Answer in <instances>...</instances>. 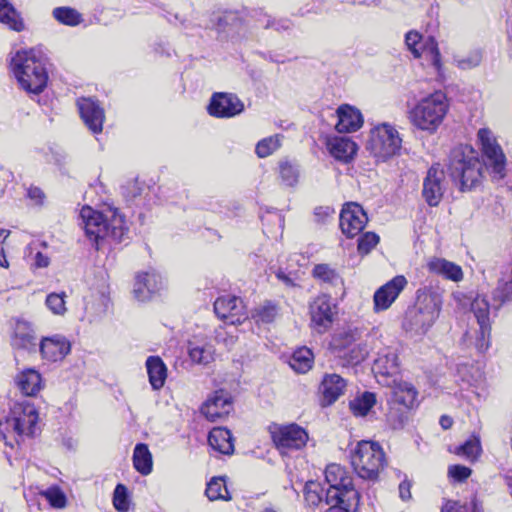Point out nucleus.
I'll return each mask as SVG.
<instances>
[{"instance_id": "obj_1", "label": "nucleus", "mask_w": 512, "mask_h": 512, "mask_svg": "<svg viewBox=\"0 0 512 512\" xmlns=\"http://www.w3.org/2000/svg\"><path fill=\"white\" fill-rule=\"evenodd\" d=\"M478 140L484 156V162L478 153L468 145L453 148L449 155L448 173L461 191L477 187L483 179L484 168L493 180H501L506 175V157L498 145L493 133L486 128L478 131Z\"/></svg>"}, {"instance_id": "obj_2", "label": "nucleus", "mask_w": 512, "mask_h": 512, "mask_svg": "<svg viewBox=\"0 0 512 512\" xmlns=\"http://www.w3.org/2000/svg\"><path fill=\"white\" fill-rule=\"evenodd\" d=\"M80 218L86 236L97 250L106 239L121 242L127 232L124 218L115 208H108L105 212H100L89 206H84L80 211Z\"/></svg>"}, {"instance_id": "obj_3", "label": "nucleus", "mask_w": 512, "mask_h": 512, "mask_svg": "<svg viewBox=\"0 0 512 512\" xmlns=\"http://www.w3.org/2000/svg\"><path fill=\"white\" fill-rule=\"evenodd\" d=\"M329 484L325 502L330 507L325 512H352L359 504V493L353 488L352 478L339 464H330L325 470Z\"/></svg>"}, {"instance_id": "obj_4", "label": "nucleus", "mask_w": 512, "mask_h": 512, "mask_svg": "<svg viewBox=\"0 0 512 512\" xmlns=\"http://www.w3.org/2000/svg\"><path fill=\"white\" fill-rule=\"evenodd\" d=\"M12 71L21 88L33 94L41 93L48 82L43 56L34 49L18 51L11 60Z\"/></svg>"}, {"instance_id": "obj_5", "label": "nucleus", "mask_w": 512, "mask_h": 512, "mask_svg": "<svg viewBox=\"0 0 512 512\" xmlns=\"http://www.w3.org/2000/svg\"><path fill=\"white\" fill-rule=\"evenodd\" d=\"M442 306V295L432 288L418 290L415 306L405 314L403 328L416 335L425 334L439 316Z\"/></svg>"}, {"instance_id": "obj_6", "label": "nucleus", "mask_w": 512, "mask_h": 512, "mask_svg": "<svg viewBox=\"0 0 512 512\" xmlns=\"http://www.w3.org/2000/svg\"><path fill=\"white\" fill-rule=\"evenodd\" d=\"M448 111L449 102L445 93L436 91L420 99L408 111V119L413 127L431 135L442 125Z\"/></svg>"}, {"instance_id": "obj_7", "label": "nucleus", "mask_w": 512, "mask_h": 512, "mask_svg": "<svg viewBox=\"0 0 512 512\" xmlns=\"http://www.w3.org/2000/svg\"><path fill=\"white\" fill-rule=\"evenodd\" d=\"M39 414L36 407L27 400L10 405L7 416L0 419V437L7 442L9 438L33 436L37 431Z\"/></svg>"}, {"instance_id": "obj_8", "label": "nucleus", "mask_w": 512, "mask_h": 512, "mask_svg": "<svg viewBox=\"0 0 512 512\" xmlns=\"http://www.w3.org/2000/svg\"><path fill=\"white\" fill-rule=\"evenodd\" d=\"M355 473L364 480L375 481L386 465L385 454L377 442L362 440L350 452Z\"/></svg>"}, {"instance_id": "obj_9", "label": "nucleus", "mask_w": 512, "mask_h": 512, "mask_svg": "<svg viewBox=\"0 0 512 512\" xmlns=\"http://www.w3.org/2000/svg\"><path fill=\"white\" fill-rule=\"evenodd\" d=\"M402 139L394 126L382 123L370 131L367 149L377 158L385 160L396 155L401 148Z\"/></svg>"}, {"instance_id": "obj_10", "label": "nucleus", "mask_w": 512, "mask_h": 512, "mask_svg": "<svg viewBox=\"0 0 512 512\" xmlns=\"http://www.w3.org/2000/svg\"><path fill=\"white\" fill-rule=\"evenodd\" d=\"M338 314L337 304L328 294L316 296L309 304L311 326L318 333L328 331Z\"/></svg>"}, {"instance_id": "obj_11", "label": "nucleus", "mask_w": 512, "mask_h": 512, "mask_svg": "<svg viewBox=\"0 0 512 512\" xmlns=\"http://www.w3.org/2000/svg\"><path fill=\"white\" fill-rule=\"evenodd\" d=\"M272 440L281 453H287L289 450H298L305 446L308 440L306 431L297 424L269 426Z\"/></svg>"}, {"instance_id": "obj_12", "label": "nucleus", "mask_w": 512, "mask_h": 512, "mask_svg": "<svg viewBox=\"0 0 512 512\" xmlns=\"http://www.w3.org/2000/svg\"><path fill=\"white\" fill-rule=\"evenodd\" d=\"M216 315L231 325H238L245 321L248 316L243 300L236 296H222L214 302Z\"/></svg>"}, {"instance_id": "obj_13", "label": "nucleus", "mask_w": 512, "mask_h": 512, "mask_svg": "<svg viewBox=\"0 0 512 512\" xmlns=\"http://www.w3.org/2000/svg\"><path fill=\"white\" fill-rule=\"evenodd\" d=\"M368 217L357 203H347L340 213V228L348 238L357 236L366 226Z\"/></svg>"}, {"instance_id": "obj_14", "label": "nucleus", "mask_w": 512, "mask_h": 512, "mask_svg": "<svg viewBox=\"0 0 512 512\" xmlns=\"http://www.w3.org/2000/svg\"><path fill=\"white\" fill-rule=\"evenodd\" d=\"M233 409L231 396L224 390L215 391L201 406V413L210 422L225 419Z\"/></svg>"}, {"instance_id": "obj_15", "label": "nucleus", "mask_w": 512, "mask_h": 512, "mask_svg": "<svg viewBox=\"0 0 512 512\" xmlns=\"http://www.w3.org/2000/svg\"><path fill=\"white\" fill-rule=\"evenodd\" d=\"M471 311L473 312L479 325V337L477 338V348L485 351L489 347V338L491 332L490 324V305L486 297L477 296L471 303Z\"/></svg>"}, {"instance_id": "obj_16", "label": "nucleus", "mask_w": 512, "mask_h": 512, "mask_svg": "<svg viewBox=\"0 0 512 512\" xmlns=\"http://www.w3.org/2000/svg\"><path fill=\"white\" fill-rule=\"evenodd\" d=\"M243 110L242 101L230 93H215L208 106L209 114L218 118H230L240 114Z\"/></svg>"}, {"instance_id": "obj_17", "label": "nucleus", "mask_w": 512, "mask_h": 512, "mask_svg": "<svg viewBox=\"0 0 512 512\" xmlns=\"http://www.w3.org/2000/svg\"><path fill=\"white\" fill-rule=\"evenodd\" d=\"M373 371L379 377V383L391 385V380L396 378L399 371L398 356L395 350L386 348L380 352L374 360Z\"/></svg>"}, {"instance_id": "obj_18", "label": "nucleus", "mask_w": 512, "mask_h": 512, "mask_svg": "<svg viewBox=\"0 0 512 512\" xmlns=\"http://www.w3.org/2000/svg\"><path fill=\"white\" fill-rule=\"evenodd\" d=\"M406 285V278L399 275L377 289L373 297L374 310L376 312L387 310Z\"/></svg>"}, {"instance_id": "obj_19", "label": "nucleus", "mask_w": 512, "mask_h": 512, "mask_svg": "<svg viewBox=\"0 0 512 512\" xmlns=\"http://www.w3.org/2000/svg\"><path fill=\"white\" fill-rule=\"evenodd\" d=\"M444 172L438 166L433 165L427 172L423 182V197L430 206H437L443 196Z\"/></svg>"}, {"instance_id": "obj_20", "label": "nucleus", "mask_w": 512, "mask_h": 512, "mask_svg": "<svg viewBox=\"0 0 512 512\" xmlns=\"http://www.w3.org/2000/svg\"><path fill=\"white\" fill-rule=\"evenodd\" d=\"M81 118L90 131L97 134L102 131L104 110L91 98H81L77 101Z\"/></svg>"}, {"instance_id": "obj_21", "label": "nucleus", "mask_w": 512, "mask_h": 512, "mask_svg": "<svg viewBox=\"0 0 512 512\" xmlns=\"http://www.w3.org/2000/svg\"><path fill=\"white\" fill-rule=\"evenodd\" d=\"M12 346L16 349L27 351L36 350L37 336L30 322L21 319L16 320L12 336Z\"/></svg>"}, {"instance_id": "obj_22", "label": "nucleus", "mask_w": 512, "mask_h": 512, "mask_svg": "<svg viewBox=\"0 0 512 512\" xmlns=\"http://www.w3.org/2000/svg\"><path fill=\"white\" fill-rule=\"evenodd\" d=\"M338 121L335 128L340 133H350L357 131L363 124L361 112L350 105H341L337 111Z\"/></svg>"}, {"instance_id": "obj_23", "label": "nucleus", "mask_w": 512, "mask_h": 512, "mask_svg": "<svg viewBox=\"0 0 512 512\" xmlns=\"http://www.w3.org/2000/svg\"><path fill=\"white\" fill-rule=\"evenodd\" d=\"M162 284L161 276L155 272L139 274L134 286L135 297L139 301H146L162 287Z\"/></svg>"}, {"instance_id": "obj_24", "label": "nucleus", "mask_w": 512, "mask_h": 512, "mask_svg": "<svg viewBox=\"0 0 512 512\" xmlns=\"http://www.w3.org/2000/svg\"><path fill=\"white\" fill-rule=\"evenodd\" d=\"M17 388L25 396H35L43 388V381L40 373L29 368L19 372L14 378Z\"/></svg>"}, {"instance_id": "obj_25", "label": "nucleus", "mask_w": 512, "mask_h": 512, "mask_svg": "<svg viewBox=\"0 0 512 512\" xmlns=\"http://www.w3.org/2000/svg\"><path fill=\"white\" fill-rule=\"evenodd\" d=\"M389 386L392 389V401L394 403L401 405L404 409L414 407L417 402V391L412 384L393 378Z\"/></svg>"}, {"instance_id": "obj_26", "label": "nucleus", "mask_w": 512, "mask_h": 512, "mask_svg": "<svg viewBox=\"0 0 512 512\" xmlns=\"http://www.w3.org/2000/svg\"><path fill=\"white\" fill-rule=\"evenodd\" d=\"M40 352L44 359L58 361L70 352V343L63 337L44 338L40 343Z\"/></svg>"}, {"instance_id": "obj_27", "label": "nucleus", "mask_w": 512, "mask_h": 512, "mask_svg": "<svg viewBox=\"0 0 512 512\" xmlns=\"http://www.w3.org/2000/svg\"><path fill=\"white\" fill-rule=\"evenodd\" d=\"M327 148L337 160L348 162L357 151V145L345 136H334L327 139Z\"/></svg>"}, {"instance_id": "obj_28", "label": "nucleus", "mask_w": 512, "mask_h": 512, "mask_svg": "<svg viewBox=\"0 0 512 512\" xmlns=\"http://www.w3.org/2000/svg\"><path fill=\"white\" fill-rule=\"evenodd\" d=\"M427 268L431 273H435L454 282H459L463 279L462 268L444 258H431L427 262Z\"/></svg>"}, {"instance_id": "obj_29", "label": "nucleus", "mask_w": 512, "mask_h": 512, "mask_svg": "<svg viewBox=\"0 0 512 512\" xmlns=\"http://www.w3.org/2000/svg\"><path fill=\"white\" fill-rule=\"evenodd\" d=\"M345 387L346 381L339 375H326L320 386L325 405L334 403L344 393Z\"/></svg>"}, {"instance_id": "obj_30", "label": "nucleus", "mask_w": 512, "mask_h": 512, "mask_svg": "<svg viewBox=\"0 0 512 512\" xmlns=\"http://www.w3.org/2000/svg\"><path fill=\"white\" fill-rule=\"evenodd\" d=\"M209 445L216 451L230 455L234 452L231 432L223 427L213 428L208 436Z\"/></svg>"}, {"instance_id": "obj_31", "label": "nucleus", "mask_w": 512, "mask_h": 512, "mask_svg": "<svg viewBox=\"0 0 512 512\" xmlns=\"http://www.w3.org/2000/svg\"><path fill=\"white\" fill-rule=\"evenodd\" d=\"M146 368L152 388L154 390L162 388L167 378V368L162 359L158 356L148 357Z\"/></svg>"}, {"instance_id": "obj_32", "label": "nucleus", "mask_w": 512, "mask_h": 512, "mask_svg": "<svg viewBox=\"0 0 512 512\" xmlns=\"http://www.w3.org/2000/svg\"><path fill=\"white\" fill-rule=\"evenodd\" d=\"M0 23L17 32L24 29L22 18L8 0H0Z\"/></svg>"}, {"instance_id": "obj_33", "label": "nucleus", "mask_w": 512, "mask_h": 512, "mask_svg": "<svg viewBox=\"0 0 512 512\" xmlns=\"http://www.w3.org/2000/svg\"><path fill=\"white\" fill-rule=\"evenodd\" d=\"M376 404V395L372 392H363L349 402V408L353 415L364 417Z\"/></svg>"}, {"instance_id": "obj_34", "label": "nucleus", "mask_w": 512, "mask_h": 512, "mask_svg": "<svg viewBox=\"0 0 512 512\" xmlns=\"http://www.w3.org/2000/svg\"><path fill=\"white\" fill-rule=\"evenodd\" d=\"M135 469L142 475H148L152 471V456L146 444H137L133 453Z\"/></svg>"}, {"instance_id": "obj_35", "label": "nucleus", "mask_w": 512, "mask_h": 512, "mask_svg": "<svg viewBox=\"0 0 512 512\" xmlns=\"http://www.w3.org/2000/svg\"><path fill=\"white\" fill-rule=\"evenodd\" d=\"M421 57L429 61L437 72L442 68L441 54L438 48V43L432 36L424 39L423 44L420 46Z\"/></svg>"}, {"instance_id": "obj_36", "label": "nucleus", "mask_w": 512, "mask_h": 512, "mask_svg": "<svg viewBox=\"0 0 512 512\" xmlns=\"http://www.w3.org/2000/svg\"><path fill=\"white\" fill-rule=\"evenodd\" d=\"M188 355L193 363L207 365L214 359V350L210 345H200L190 341L188 343Z\"/></svg>"}, {"instance_id": "obj_37", "label": "nucleus", "mask_w": 512, "mask_h": 512, "mask_svg": "<svg viewBox=\"0 0 512 512\" xmlns=\"http://www.w3.org/2000/svg\"><path fill=\"white\" fill-rule=\"evenodd\" d=\"M52 16L60 24L71 27H75L83 22L82 14L75 8L68 6L54 8Z\"/></svg>"}, {"instance_id": "obj_38", "label": "nucleus", "mask_w": 512, "mask_h": 512, "mask_svg": "<svg viewBox=\"0 0 512 512\" xmlns=\"http://www.w3.org/2000/svg\"><path fill=\"white\" fill-rule=\"evenodd\" d=\"M313 353L307 347L296 350L289 360L290 367L298 373H306L312 367Z\"/></svg>"}, {"instance_id": "obj_39", "label": "nucleus", "mask_w": 512, "mask_h": 512, "mask_svg": "<svg viewBox=\"0 0 512 512\" xmlns=\"http://www.w3.org/2000/svg\"><path fill=\"white\" fill-rule=\"evenodd\" d=\"M205 493L208 499L211 501L230 499L225 480L222 477L212 478L211 481L207 484Z\"/></svg>"}, {"instance_id": "obj_40", "label": "nucleus", "mask_w": 512, "mask_h": 512, "mask_svg": "<svg viewBox=\"0 0 512 512\" xmlns=\"http://www.w3.org/2000/svg\"><path fill=\"white\" fill-rule=\"evenodd\" d=\"M279 173L284 185L292 187L297 184L299 179L297 164L289 160H282L279 162Z\"/></svg>"}, {"instance_id": "obj_41", "label": "nucleus", "mask_w": 512, "mask_h": 512, "mask_svg": "<svg viewBox=\"0 0 512 512\" xmlns=\"http://www.w3.org/2000/svg\"><path fill=\"white\" fill-rule=\"evenodd\" d=\"M312 275L314 278L323 283L337 285L341 282L338 273L327 264H318L313 268Z\"/></svg>"}, {"instance_id": "obj_42", "label": "nucleus", "mask_w": 512, "mask_h": 512, "mask_svg": "<svg viewBox=\"0 0 512 512\" xmlns=\"http://www.w3.org/2000/svg\"><path fill=\"white\" fill-rule=\"evenodd\" d=\"M483 54L480 49L471 50L467 55L455 56L454 62L456 66L462 70L473 69L480 65Z\"/></svg>"}, {"instance_id": "obj_43", "label": "nucleus", "mask_w": 512, "mask_h": 512, "mask_svg": "<svg viewBox=\"0 0 512 512\" xmlns=\"http://www.w3.org/2000/svg\"><path fill=\"white\" fill-rule=\"evenodd\" d=\"M48 503L56 509H63L67 505V497L65 493L58 486H51L45 491L41 492Z\"/></svg>"}, {"instance_id": "obj_44", "label": "nucleus", "mask_w": 512, "mask_h": 512, "mask_svg": "<svg viewBox=\"0 0 512 512\" xmlns=\"http://www.w3.org/2000/svg\"><path fill=\"white\" fill-rule=\"evenodd\" d=\"M281 145V136L273 135L260 140L256 145V154L260 158H265L276 151Z\"/></svg>"}, {"instance_id": "obj_45", "label": "nucleus", "mask_w": 512, "mask_h": 512, "mask_svg": "<svg viewBox=\"0 0 512 512\" xmlns=\"http://www.w3.org/2000/svg\"><path fill=\"white\" fill-rule=\"evenodd\" d=\"M277 315V308L270 302H266L255 308L252 312V318L257 323H271Z\"/></svg>"}, {"instance_id": "obj_46", "label": "nucleus", "mask_w": 512, "mask_h": 512, "mask_svg": "<svg viewBox=\"0 0 512 512\" xmlns=\"http://www.w3.org/2000/svg\"><path fill=\"white\" fill-rule=\"evenodd\" d=\"M481 450L480 440L476 437H472L463 445L459 446L456 453L465 456L470 461H475L479 457Z\"/></svg>"}, {"instance_id": "obj_47", "label": "nucleus", "mask_w": 512, "mask_h": 512, "mask_svg": "<svg viewBox=\"0 0 512 512\" xmlns=\"http://www.w3.org/2000/svg\"><path fill=\"white\" fill-rule=\"evenodd\" d=\"M305 501L310 506H317L323 500V488L318 482L309 481L304 488Z\"/></svg>"}, {"instance_id": "obj_48", "label": "nucleus", "mask_w": 512, "mask_h": 512, "mask_svg": "<svg viewBox=\"0 0 512 512\" xmlns=\"http://www.w3.org/2000/svg\"><path fill=\"white\" fill-rule=\"evenodd\" d=\"M65 297L64 292L50 293L46 297L47 308L55 315H63L66 312Z\"/></svg>"}, {"instance_id": "obj_49", "label": "nucleus", "mask_w": 512, "mask_h": 512, "mask_svg": "<svg viewBox=\"0 0 512 512\" xmlns=\"http://www.w3.org/2000/svg\"><path fill=\"white\" fill-rule=\"evenodd\" d=\"M113 505L119 512H127L129 509L128 492L123 484H118L114 490Z\"/></svg>"}, {"instance_id": "obj_50", "label": "nucleus", "mask_w": 512, "mask_h": 512, "mask_svg": "<svg viewBox=\"0 0 512 512\" xmlns=\"http://www.w3.org/2000/svg\"><path fill=\"white\" fill-rule=\"evenodd\" d=\"M423 42L424 40L422 35L417 31H409L405 36L406 46L415 58H421L420 46Z\"/></svg>"}, {"instance_id": "obj_51", "label": "nucleus", "mask_w": 512, "mask_h": 512, "mask_svg": "<svg viewBox=\"0 0 512 512\" xmlns=\"http://www.w3.org/2000/svg\"><path fill=\"white\" fill-rule=\"evenodd\" d=\"M379 242V236L373 232H367L358 240V251L368 254Z\"/></svg>"}, {"instance_id": "obj_52", "label": "nucleus", "mask_w": 512, "mask_h": 512, "mask_svg": "<svg viewBox=\"0 0 512 512\" xmlns=\"http://www.w3.org/2000/svg\"><path fill=\"white\" fill-rule=\"evenodd\" d=\"M258 22L263 28H273L276 31L288 30L291 27V22L287 19L276 20L268 15H264L263 19H258Z\"/></svg>"}, {"instance_id": "obj_53", "label": "nucleus", "mask_w": 512, "mask_h": 512, "mask_svg": "<svg viewBox=\"0 0 512 512\" xmlns=\"http://www.w3.org/2000/svg\"><path fill=\"white\" fill-rule=\"evenodd\" d=\"M471 473V469L463 465H451L448 468V476L458 482L466 480Z\"/></svg>"}, {"instance_id": "obj_54", "label": "nucleus", "mask_w": 512, "mask_h": 512, "mask_svg": "<svg viewBox=\"0 0 512 512\" xmlns=\"http://www.w3.org/2000/svg\"><path fill=\"white\" fill-rule=\"evenodd\" d=\"M387 420L393 429H398L403 426L405 416L403 415V413H397L393 412V410H390V412L387 415Z\"/></svg>"}, {"instance_id": "obj_55", "label": "nucleus", "mask_w": 512, "mask_h": 512, "mask_svg": "<svg viewBox=\"0 0 512 512\" xmlns=\"http://www.w3.org/2000/svg\"><path fill=\"white\" fill-rule=\"evenodd\" d=\"M498 290L503 302L512 300V279L511 281L499 282Z\"/></svg>"}, {"instance_id": "obj_56", "label": "nucleus", "mask_w": 512, "mask_h": 512, "mask_svg": "<svg viewBox=\"0 0 512 512\" xmlns=\"http://www.w3.org/2000/svg\"><path fill=\"white\" fill-rule=\"evenodd\" d=\"M350 352H351V355H350L349 362L352 364H358L361 361H363L368 353L366 349L361 348L359 345L354 346Z\"/></svg>"}, {"instance_id": "obj_57", "label": "nucleus", "mask_w": 512, "mask_h": 512, "mask_svg": "<svg viewBox=\"0 0 512 512\" xmlns=\"http://www.w3.org/2000/svg\"><path fill=\"white\" fill-rule=\"evenodd\" d=\"M441 512H468V509L465 505H461L456 501H448L442 507Z\"/></svg>"}, {"instance_id": "obj_58", "label": "nucleus", "mask_w": 512, "mask_h": 512, "mask_svg": "<svg viewBox=\"0 0 512 512\" xmlns=\"http://www.w3.org/2000/svg\"><path fill=\"white\" fill-rule=\"evenodd\" d=\"M411 483L405 479L399 484V495L400 498L404 501L409 500L411 498Z\"/></svg>"}, {"instance_id": "obj_59", "label": "nucleus", "mask_w": 512, "mask_h": 512, "mask_svg": "<svg viewBox=\"0 0 512 512\" xmlns=\"http://www.w3.org/2000/svg\"><path fill=\"white\" fill-rule=\"evenodd\" d=\"M27 195L31 200H34L36 204H41L44 198L43 191L38 187H30L27 191Z\"/></svg>"}, {"instance_id": "obj_60", "label": "nucleus", "mask_w": 512, "mask_h": 512, "mask_svg": "<svg viewBox=\"0 0 512 512\" xmlns=\"http://www.w3.org/2000/svg\"><path fill=\"white\" fill-rule=\"evenodd\" d=\"M35 265L40 268L47 267L49 265V258L38 252L35 256Z\"/></svg>"}, {"instance_id": "obj_61", "label": "nucleus", "mask_w": 512, "mask_h": 512, "mask_svg": "<svg viewBox=\"0 0 512 512\" xmlns=\"http://www.w3.org/2000/svg\"><path fill=\"white\" fill-rule=\"evenodd\" d=\"M452 424L453 420L449 416H442L440 418V425L442 426V428L449 429L452 426Z\"/></svg>"}, {"instance_id": "obj_62", "label": "nucleus", "mask_w": 512, "mask_h": 512, "mask_svg": "<svg viewBox=\"0 0 512 512\" xmlns=\"http://www.w3.org/2000/svg\"><path fill=\"white\" fill-rule=\"evenodd\" d=\"M472 512H484L481 503H479L476 497L472 499Z\"/></svg>"}, {"instance_id": "obj_63", "label": "nucleus", "mask_w": 512, "mask_h": 512, "mask_svg": "<svg viewBox=\"0 0 512 512\" xmlns=\"http://www.w3.org/2000/svg\"><path fill=\"white\" fill-rule=\"evenodd\" d=\"M6 236H3V231L0 230V265L2 266L3 265V261L6 262L5 260V257H4V254H3V245H2V241L5 239Z\"/></svg>"}, {"instance_id": "obj_64", "label": "nucleus", "mask_w": 512, "mask_h": 512, "mask_svg": "<svg viewBox=\"0 0 512 512\" xmlns=\"http://www.w3.org/2000/svg\"><path fill=\"white\" fill-rule=\"evenodd\" d=\"M504 480H505V483L506 485L508 486L509 490H510V494L512 496V471H508L505 475H504Z\"/></svg>"}]
</instances>
